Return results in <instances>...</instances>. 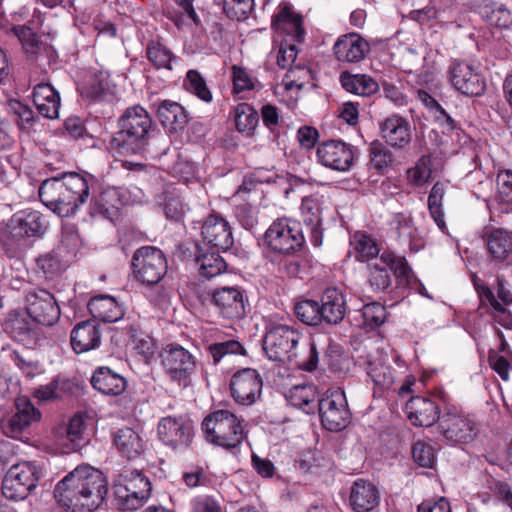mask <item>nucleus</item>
<instances>
[{"mask_svg":"<svg viewBox=\"0 0 512 512\" xmlns=\"http://www.w3.org/2000/svg\"><path fill=\"white\" fill-rule=\"evenodd\" d=\"M48 228L45 217L38 211L22 210L12 215L0 236L5 253L14 257L24 247L26 239L41 238Z\"/></svg>","mask_w":512,"mask_h":512,"instance_id":"obj_7","label":"nucleus"},{"mask_svg":"<svg viewBox=\"0 0 512 512\" xmlns=\"http://www.w3.org/2000/svg\"><path fill=\"white\" fill-rule=\"evenodd\" d=\"M364 369L367 377L373 383L374 396H381L392 388L395 381V370L381 358L364 359Z\"/></svg>","mask_w":512,"mask_h":512,"instance_id":"obj_27","label":"nucleus"},{"mask_svg":"<svg viewBox=\"0 0 512 512\" xmlns=\"http://www.w3.org/2000/svg\"><path fill=\"white\" fill-rule=\"evenodd\" d=\"M340 83L346 91L359 96H370L379 90V84L366 74L344 71L340 74Z\"/></svg>","mask_w":512,"mask_h":512,"instance_id":"obj_39","label":"nucleus"},{"mask_svg":"<svg viewBox=\"0 0 512 512\" xmlns=\"http://www.w3.org/2000/svg\"><path fill=\"white\" fill-rule=\"evenodd\" d=\"M451 402L450 395L439 388L433 393L411 397L406 403L405 412L414 426L431 427L440 422L442 412Z\"/></svg>","mask_w":512,"mask_h":512,"instance_id":"obj_9","label":"nucleus"},{"mask_svg":"<svg viewBox=\"0 0 512 512\" xmlns=\"http://www.w3.org/2000/svg\"><path fill=\"white\" fill-rule=\"evenodd\" d=\"M263 380L256 369L243 368L235 372L230 381L233 399L242 405H252L261 396Z\"/></svg>","mask_w":512,"mask_h":512,"instance_id":"obj_20","label":"nucleus"},{"mask_svg":"<svg viewBox=\"0 0 512 512\" xmlns=\"http://www.w3.org/2000/svg\"><path fill=\"white\" fill-rule=\"evenodd\" d=\"M15 408L14 414L3 419L0 426L6 436L22 439V436L28 433L31 425L40 421L41 412L26 397L18 398Z\"/></svg>","mask_w":512,"mask_h":512,"instance_id":"obj_19","label":"nucleus"},{"mask_svg":"<svg viewBox=\"0 0 512 512\" xmlns=\"http://www.w3.org/2000/svg\"><path fill=\"white\" fill-rule=\"evenodd\" d=\"M161 357L171 378L187 386L190 382L191 354L183 347L171 344L165 348Z\"/></svg>","mask_w":512,"mask_h":512,"instance_id":"obj_25","label":"nucleus"},{"mask_svg":"<svg viewBox=\"0 0 512 512\" xmlns=\"http://www.w3.org/2000/svg\"><path fill=\"white\" fill-rule=\"evenodd\" d=\"M29 60L32 61L42 73H47L48 69L56 63L58 55L56 50L46 42L38 45L27 53Z\"/></svg>","mask_w":512,"mask_h":512,"instance_id":"obj_46","label":"nucleus"},{"mask_svg":"<svg viewBox=\"0 0 512 512\" xmlns=\"http://www.w3.org/2000/svg\"><path fill=\"white\" fill-rule=\"evenodd\" d=\"M449 79L453 87L465 96L479 97L486 91L484 76L466 61H451Z\"/></svg>","mask_w":512,"mask_h":512,"instance_id":"obj_18","label":"nucleus"},{"mask_svg":"<svg viewBox=\"0 0 512 512\" xmlns=\"http://www.w3.org/2000/svg\"><path fill=\"white\" fill-rule=\"evenodd\" d=\"M214 304L228 319H240L246 314L245 292L239 287H222L213 290Z\"/></svg>","mask_w":512,"mask_h":512,"instance_id":"obj_26","label":"nucleus"},{"mask_svg":"<svg viewBox=\"0 0 512 512\" xmlns=\"http://www.w3.org/2000/svg\"><path fill=\"white\" fill-rule=\"evenodd\" d=\"M33 102L38 113L47 119H56L59 116L61 105L60 95L49 83H38L33 89Z\"/></svg>","mask_w":512,"mask_h":512,"instance_id":"obj_31","label":"nucleus"},{"mask_svg":"<svg viewBox=\"0 0 512 512\" xmlns=\"http://www.w3.org/2000/svg\"><path fill=\"white\" fill-rule=\"evenodd\" d=\"M7 110L16 117L15 122L20 130H30L37 120L32 108L19 100L10 99Z\"/></svg>","mask_w":512,"mask_h":512,"instance_id":"obj_48","label":"nucleus"},{"mask_svg":"<svg viewBox=\"0 0 512 512\" xmlns=\"http://www.w3.org/2000/svg\"><path fill=\"white\" fill-rule=\"evenodd\" d=\"M381 138L394 149H406L412 141V127L410 121L393 113L378 123Z\"/></svg>","mask_w":512,"mask_h":512,"instance_id":"obj_23","label":"nucleus"},{"mask_svg":"<svg viewBox=\"0 0 512 512\" xmlns=\"http://www.w3.org/2000/svg\"><path fill=\"white\" fill-rule=\"evenodd\" d=\"M297 318L304 324L316 326L323 323L319 300L304 299L294 308Z\"/></svg>","mask_w":512,"mask_h":512,"instance_id":"obj_47","label":"nucleus"},{"mask_svg":"<svg viewBox=\"0 0 512 512\" xmlns=\"http://www.w3.org/2000/svg\"><path fill=\"white\" fill-rule=\"evenodd\" d=\"M437 431L451 444H467L478 435L479 427L472 415L451 403L442 412Z\"/></svg>","mask_w":512,"mask_h":512,"instance_id":"obj_10","label":"nucleus"},{"mask_svg":"<svg viewBox=\"0 0 512 512\" xmlns=\"http://www.w3.org/2000/svg\"><path fill=\"white\" fill-rule=\"evenodd\" d=\"M380 250L377 241L370 235L366 233L355 235V252L358 261L371 263L378 259Z\"/></svg>","mask_w":512,"mask_h":512,"instance_id":"obj_44","label":"nucleus"},{"mask_svg":"<svg viewBox=\"0 0 512 512\" xmlns=\"http://www.w3.org/2000/svg\"><path fill=\"white\" fill-rule=\"evenodd\" d=\"M152 491V485L141 472L124 469L115 480V495L123 511H134L143 506Z\"/></svg>","mask_w":512,"mask_h":512,"instance_id":"obj_11","label":"nucleus"},{"mask_svg":"<svg viewBox=\"0 0 512 512\" xmlns=\"http://www.w3.org/2000/svg\"><path fill=\"white\" fill-rule=\"evenodd\" d=\"M231 70L233 82V95H238L244 91H250L256 88L257 80L253 78L245 68L233 65Z\"/></svg>","mask_w":512,"mask_h":512,"instance_id":"obj_58","label":"nucleus"},{"mask_svg":"<svg viewBox=\"0 0 512 512\" xmlns=\"http://www.w3.org/2000/svg\"><path fill=\"white\" fill-rule=\"evenodd\" d=\"M25 309L31 320L44 326H53L61 311L54 295L46 289H31L25 295Z\"/></svg>","mask_w":512,"mask_h":512,"instance_id":"obj_17","label":"nucleus"},{"mask_svg":"<svg viewBox=\"0 0 512 512\" xmlns=\"http://www.w3.org/2000/svg\"><path fill=\"white\" fill-rule=\"evenodd\" d=\"M491 259L497 263L506 261L512 253V232L491 228L483 235Z\"/></svg>","mask_w":512,"mask_h":512,"instance_id":"obj_32","label":"nucleus"},{"mask_svg":"<svg viewBox=\"0 0 512 512\" xmlns=\"http://www.w3.org/2000/svg\"><path fill=\"white\" fill-rule=\"evenodd\" d=\"M254 0H223V12L232 20L242 21L254 10Z\"/></svg>","mask_w":512,"mask_h":512,"instance_id":"obj_53","label":"nucleus"},{"mask_svg":"<svg viewBox=\"0 0 512 512\" xmlns=\"http://www.w3.org/2000/svg\"><path fill=\"white\" fill-rule=\"evenodd\" d=\"M37 267L43 271L47 277H53L61 273L64 269V265L60 256L55 251L47 252L40 255L36 259Z\"/></svg>","mask_w":512,"mask_h":512,"instance_id":"obj_60","label":"nucleus"},{"mask_svg":"<svg viewBox=\"0 0 512 512\" xmlns=\"http://www.w3.org/2000/svg\"><path fill=\"white\" fill-rule=\"evenodd\" d=\"M209 354L214 363H218L227 354H244L245 349L239 341L228 340L225 342L213 343L208 346Z\"/></svg>","mask_w":512,"mask_h":512,"instance_id":"obj_61","label":"nucleus"},{"mask_svg":"<svg viewBox=\"0 0 512 512\" xmlns=\"http://www.w3.org/2000/svg\"><path fill=\"white\" fill-rule=\"evenodd\" d=\"M271 28L277 34L285 36L294 43H302L305 40L306 31L303 23V16L296 12L293 6L282 1L271 19Z\"/></svg>","mask_w":512,"mask_h":512,"instance_id":"obj_21","label":"nucleus"},{"mask_svg":"<svg viewBox=\"0 0 512 512\" xmlns=\"http://www.w3.org/2000/svg\"><path fill=\"white\" fill-rule=\"evenodd\" d=\"M498 196L502 202H512V171L500 170L496 177Z\"/></svg>","mask_w":512,"mask_h":512,"instance_id":"obj_64","label":"nucleus"},{"mask_svg":"<svg viewBox=\"0 0 512 512\" xmlns=\"http://www.w3.org/2000/svg\"><path fill=\"white\" fill-rule=\"evenodd\" d=\"M488 489L496 503H501L512 511V485L509 482L492 478L488 481Z\"/></svg>","mask_w":512,"mask_h":512,"instance_id":"obj_56","label":"nucleus"},{"mask_svg":"<svg viewBox=\"0 0 512 512\" xmlns=\"http://www.w3.org/2000/svg\"><path fill=\"white\" fill-rule=\"evenodd\" d=\"M324 363L333 373H345L349 369V359L344 354L342 347L332 341L329 342L323 356Z\"/></svg>","mask_w":512,"mask_h":512,"instance_id":"obj_49","label":"nucleus"},{"mask_svg":"<svg viewBox=\"0 0 512 512\" xmlns=\"http://www.w3.org/2000/svg\"><path fill=\"white\" fill-rule=\"evenodd\" d=\"M368 151L370 166L379 174H384L393 162L392 152L379 140L373 141Z\"/></svg>","mask_w":512,"mask_h":512,"instance_id":"obj_45","label":"nucleus"},{"mask_svg":"<svg viewBox=\"0 0 512 512\" xmlns=\"http://www.w3.org/2000/svg\"><path fill=\"white\" fill-rule=\"evenodd\" d=\"M243 421L228 410H217L202 422L205 439L226 450L238 448L246 438Z\"/></svg>","mask_w":512,"mask_h":512,"instance_id":"obj_8","label":"nucleus"},{"mask_svg":"<svg viewBox=\"0 0 512 512\" xmlns=\"http://www.w3.org/2000/svg\"><path fill=\"white\" fill-rule=\"evenodd\" d=\"M477 295L479 298V306L477 312L482 316L489 313V307L498 313L506 312V308L494 295V292L488 285H481L477 287Z\"/></svg>","mask_w":512,"mask_h":512,"instance_id":"obj_54","label":"nucleus"},{"mask_svg":"<svg viewBox=\"0 0 512 512\" xmlns=\"http://www.w3.org/2000/svg\"><path fill=\"white\" fill-rule=\"evenodd\" d=\"M89 178L78 173L44 180L39 187L41 202L60 217L76 213L90 194Z\"/></svg>","mask_w":512,"mask_h":512,"instance_id":"obj_4","label":"nucleus"},{"mask_svg":"<svg viewBox=\"0 0 512 512\" xmlns=\"http://www.w3.org/2000/svg\"><path fill=\"white\" fill-rule=\"evenodd\" d=\"M131 266L136 280L147 286L158 284L168 268L163 252L153 246L138 248L133 255Z\"/></svg>","mask_w":512,"mask_h":512,"instance_id":"obj_14","label":"nucleus"},{"mask_svg":"<svg viewBox=\"0 0 512 512\" xmlns=\"http://www.w3.org/2000/svg\"><path fill=\"white\" fill-rule=\"evenodd\" d=\"M447 183L437 181L431 188L428 196V209L431 217L438 227L443 230L446 225L444 221V212L442 209V200L446 194Z\"/></svg>","mask_w":512,"mask_h":512,"instance_id":"obj_42","label":"nucleus"},{"mask_svg":"<svg viewBox=\"0 0 512 512\" xmlns=\"http://www.w3.org/2000/svg\"><path fill=\"white\" fill-rule=\"evenodd\" d=\"M319 304L324 323L336 325L344 319L347 305L344 294L338 288L325 289L320 295Z\"/></svg>","mask_w":512,"mask_h":512,"instance_id":"obj_28","label":"nucleus"},{"mask_svg":"<svg viewBox=\"0 0 512 512\" xmlns=\"http://www.w3.org/2000/svg\"><path fill=\"white\" fill-rule=\"evenodd\" d=\"M113 442L117 450L128 459H135L146 449L145 439L134 429L124 427L113 433Z\"/></svg>","mask_w":512,"mask_h":512,"instance_id":"obj_35","label":"nucleus"},{"mask_svg":"<svg viewBox=\"0 0 512 512\" xmlns=\"http://www.w3.org/2000/svg\"><path fill=\"white\" fill-rule=\"evenodd\" d=\"M236 130L246 136H252L259 122L258 111L249 103H239L234 108Z\"/></svg>","mask_w":512,"mask_h":512,"instance_id":"obj_40","label":"nucleus"},{"mask_svg":"<svg viewBox=\"0 0 512 512\" xmlns=\"http://www.w3.org/2000/svg\"><path fill=\"white\" fill-rule=\"evenodd\" d=\"M363 325L370 330L379 328L384 324L387 311L383 304L379 302H371L365 304L361 309Z\"/></svg>","mask_w":512,"mask_h":512,"instance_id":"obj_50","label":"nucleus"},{"mask_svg":"<svg viewBox=\"0 0 512 512\" xmlns=\"http://www.w3.org/2000/svg\"><path fill=\"white\" fill-rule=\"evenodd\" d=\"M433 160L431 155H422L415 165L406 172L408 182L416 187H422L428 183L432 177Z\"/></svg>","mask_w":512,"mask_h":512,"instance_id":"obj_43","label":"nucleus"},{"mask_svg":"<svg viewBox=\"0 0 512 512\" xmlns=\"http://www.w3.org/2000/svg\"><path fill=\"white\" fill-rule=\"evenodd\" d=\"M335 59L344 64H357L370 52L369 42L359 33L340 35L332 47Z\"/></svg>","mask_w":512,"mask_h":512,"instance_id":"obj_24","label":"nucleus"},{"mask_svg":"<svg viewBox=\"0 0 512 512\" xmlns=\"http://www.w3.org/2000/svg\"><path fill=\"white\" fill-rule=\"evenodd\" d=\"M66 438L71 443V449H80L87 442L88 438L85 434V422L81 415H74L66 428Z\"/></svg>","mask_w":512,"mask_h":512,"instance_id":"obj_52","label":"nucleus"},{"mask_svg":"<svg viewBox=\"0 0 512 512\" xmlns=\"http://www.w3.org/2000/svg\"><path fill=\"white\" fill-rule=\"evenodd\" d=\"M289 403L302 409L306 413L313 412L317 407L316 402V389L313 385H298L294 386L289 391Z\"/></svg>","mask_w":512,"mask_h":512,"instance_id":"obj_41","label":"nucleus"},{"mask_svg":"<svg viewBox=\"0 0 512 512\" xmlns=\"http://www.w3.org/2000/svg\"><path fill=\"white\" fill-rule=\"evenodd\" d=\"M176 8L169 12V19L178 29L189 28L192 22V0H173Z\"/></svg>","mask_w":512,"mask_h":512,"instance_id":"obj_55","label":"nucleus"},{"mask_svg":"<svg viewBox=\"0 0 512 512\" xmlns=\"http://www.w3.org/2000/svg\"><path fill=\"white\" fill-rule=\"evenodd\" d=\"M5 330L13 339L24 344L35 343L38 338L35 322L20 313L10 315Z\"/></svg>","mask_w":512,"mask_h":512,"instance_id":"obj_37","label":"nucleus"},{"mask_svg":"<svg viewBox=\"0 0 512 512\" xmlns=\"http://www.w3.org/2000/svg\"><path fill=\"white\" fill-rule=\"evenodd\" d=\"M158 435L161 441L173 448L179 446L189 447L190 427L172 417L163 418L158 425Z\"/></svg>","mask_w":512,"mask_h":512,"instance_id":"obj_33","label":"nucleus"},{"mask_svg":"<svg viewBox=\"0 0 512 512\" xmlns=\"http://www.w3.org/2000/svg\"><path fill=\"white\" fill-rule=\"evenodd\" d=\"M41 471L31 462L13 465L2 481V493L10 500H23L37 487Z\"/></svg>","mask_w":512,"mask_h":512,"instance_id":"obj_15","label":"nucleus"},{"mask_svg":"<svg viewBox=\"0 0 512 512\" xmlns=\"http://www.w3.org/2000/svg\"><path fill=\"white\" fill-rule=\"evenodd\" d=\"M359 150L357 147L341 139H330L318 144L316 149L317 161L324 167L338 171H349L356 159Z\"/></svg>","mask_w":512,"mask_h":512,"instance_id":"obj_16","label":"nucleus"},{"mask_svg":"<svg viewBox=\"0 0 512 512\" xmlns=\"http://www.w3.org/2000/svg\"><path fill=\"white\" fill-rule=\"evenodd\" d=\"M380 494L374 484L358 479L350 490L349 503L355 512H372L378 508Z\"/></svg>","mask_w":512,"mask_h":512,"instance_id":"obj_29","label":"nucleus"},{"mask_svg":"<svg viewBox=\"0 0 512 512\" xmlns=\"http://www.w3.org/2000/svg\"><path fill=\"white\" fill-rule=\"evenodd\" d=\"M234 216L239 224L246 230H253L258 224V212L250 203H241L235 206Z\"/></svg>","mask_w":512,"mask_h":512,"instance_id":"obj_62","label":"nucleus"},{"mask_svg":"<svg viewBox=\"0 0 512 512\" xmlns=\"http://www.w3.org/2000/svg\"><path fill=\"white\" fill-rule=\"evenodd\" d=\"M412 456L414 461L423 468H433L436 462L434 448L424 441H417L413 444Z\"/></svg>","mask_w":512,"mask_h":512,"instance_id":"obj_59","label":"nucleus"},{"mask_svg":"<svg viewBox=\"0 0 512 512\" xmlns=\"http://www.w3.org/2000/svg\"><path fill=\"white\" fill-rule=\"evenodd\" d=\"M88 310L96 319L112 323L123 318L124 310L115 298L108 295L93 297L88 302Z\"/></svg>","mask_w":512,"mask_h":512,"instance_id":"obj_36","label":"nucleus"},{"mask_svg":"<svg viewBox=\"0 0 512 512\" xmlns=\"http://www.w3.org/2000/svg\"><path fill=\"white\" fill-rule=\"evenodd\" d=\"M323 204V196L319 194L305 196L301 201V219L309 230L310 242L314 247H320L323 243Z\"/></svg>","mask_w":512,"mask_h":512,"instance_id":"obj_22","label":"nucleus"},{"mask_svg":"<svg viewBox=\"0 0 512 512\" xmlns=\"http://www.w3.org/2000/svg\"><path fill=\"white\" fill-rule=\"evenodd\" d=\"M201 238L195 242L199 277L211 279L227 268L220 251L229 250L234 243L229 223L219 215L211 214L201 225Z\"/></svg>","mask_w":512,"mask_h":512,"instance_id":"obj_3","label":"nucleus"},{"mask_svg":"<svg viewBox=\"0 0 512 512\" xmlns=\"http://www.w3.org/2000/svg\"><path fill=\"white\" fill-rule=\"evenodd\" d=\"M367 282L374 293L388 292L392 287L391 272L395 276L398 290L402 287L420 284L412 268L404 256H398L392 251H384L379 259L367 264Z\"/></svg>","mask_w":512,"mask_h":512,"instance_id":"obj_6","label":"nucleus"},{"mask_svg":"<svg viewBox=\"0 0 512 512\" xmlns=\"http://www.w3.org/2000/svg\"><path fill=\"white\" fill-rule=\"evenodd\" d=\"M317 408L322 426L331 432L345 429L351 421L352 414L345 392L339 387L326 391L317 400Z\"/></svg>","mask_w":512,"mask_h":512,"instance_id":"obj_13","label":"nucleus"},{"mask_svg":"<svg viewBox=\"0 0 512 512\" xmlns=\"http://www.w3.org/2000/svg\"><path fill=\"white\" fill-rule=\"evenodd\" d=\"M289 39H284L277 53V64L281 69H287L295 62L298 54L297 45Z\"/></svg>","mask_w":512,"mask_h":512,"instance_id":"obj_63","label":"nucleus"},{"mask_svg":"<svg viewBox=\"0 0 512 512\" xmlns=\"http://www.w3.org/2000/svg\"><path fill=\"white\" fill-rule=\"evenodd\" d=\"M118 128L109 140V149L120 156L144 153L155 133L151 117L139 105L125 110L118 119Z\"/></svg>","mask_w":512,"mask_h":512,"instance_id":"obj_5","label":"nucleus"},{"mask_svg":"<svg viewBox=\"0 0 512 512\" xmlns=\"http://www.w3.org/2000/svg\"><path fill=\"white\" fill-rule=\"evenodd\" d=\"M107 493L105 475L89 465L76 467L54 489L59 505L71 512H94L103 504Z\"/></svg>","mask_w":512,"mask_h":512,"instance_id":"obj_2","label":"nucleus"},{"mask_svg":"<svg viewBox=\"0 0 512 512\" xmlns=\"http://www.w3.org/2000/svg\"><path fill=\"white\" fill-rule=\"evenodd\" d=\"M265 259L278 273L288 278H303L313 267L306 253L305 237L300 223L282 217L274 220L264 234Z\"/></svg>","mask_w":512,"mask_h":512,"instance_id":"obj_1","label":"nucleus"},{"mask_svg":"<svg viewBox=\"0 0 512 512\" xmlns=\"http://www.w3.org/2000/svg\"><path fill=\"white\" fill-rule=\"evenodd\" d=\"M82 244L81 238L75 224L62 226L61 241L58 250L65 252L67 256H75Z\"/></svg>","mask_w":512,"mask_h":512,"instance_id":"obj_51","label":"nucleus"},{"mask_svg":"<svg viewBox=\"0 0 512 512\" xmlns=\"http://www.w3.org/2000/svg\"><path fill=\"white\" fill-rule=\"evenodd\" d=\"M157 115L164 127L175 132L183 130L188 122L185 109L176 102L163 101L158 107Z\"/></svg>","mask_w":512,"mask_h":512,"instance_id":"obj_38","label":"nucleus"},{"mask_svg":"<svg viewBox=\"0 0 512 512\" xmlns=\"http://www.w3.org/2000/svg\"><path fill=\"white\" fill-rule=\"evenodd\" d=\"M94 389L104 395L117 396L122 394L126 387V379L109 367H98L91 378Z\"/></svg>","mask_w":512,"mask_h":512,"instance_id":"obj_34","label":"nucleus"},{"mask_svg":"<svg viewBox=\"0 0 512 512\" xmlns=\"http://www.w3.org/2000/svg\"><path fill=\"white\" fill-rule=\"evenodd\" d=\"M302 334L293 326L278 324L270 327L263 337V350L275 362L292 361Z\"/></svg>","mask_w":512,"mask_h":512,"instance_id":"obj_12","label":"nucleus"},{"mask_svg":"<svg viewBox=\"0 0 512 512\" xmlns=\"http://www.w3.org/2000/svg\"><path fill=\"white\" fill-rule=\"evenodd\" d=\"M100 342V325L95 319L82 321L71 331V346L77 354L98 348Z\"/></svg>","mask_w":512,"mask_h":512,"instance_id":"obj_30","label":"nucleus"},{"mask_svg":"<svg viewBox=\"0 0 512 512\" xmlns=\"http://www.w3.org/2000/svg\"><path fill=\"white\" fill-rule=\"evenodd\" d=\"M147 57L156 68L172 69L173 57L171 52L158 42H151L147 45Z\"/></svg>","mask_w":512,"mask_h":512,"instance_id":"obj_57","label":"nucleus"}]
</instances>
